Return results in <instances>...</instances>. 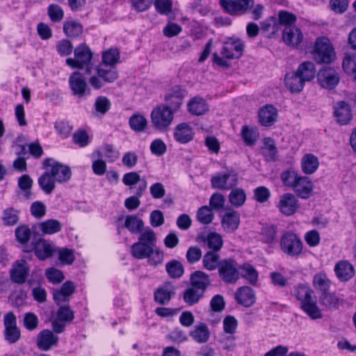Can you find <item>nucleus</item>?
Returning a JSON list of instances; mask_svg holds the SVG:
<instances>
[{
	"mask_svg": "<svg viewBox=\"0 0 356 356\" xmlns=\"http://www.w3.org/2000/svg\"><path fill=\"white\" fill-rule=\"evenodd\" d=\"M102 61L95 67V73L88 79L90 86L94 90H99L106 84L115 82L119 76L115 65L120 60V52L111 48L102 54Z\"/></svg>",
	"mask_w": 356,
	"mask_h": 356,
	"instance_id": "f257e3e1",
	"label": "nucleus"
},
{
	"mask_svg": "<svg viewBox=\"0 0 356 356\" xmlns=\"http://www.w3.org/2000/svg\"><path fill=\"white\" fill-rule=\"evenodd\" d=\"M156 236L149 227L146 228L138 236V241L131 246V254L137 259H147L150 266H156L163 262V252L155 248Z\"/></svg>",
	"mask_w": 356,
	"mask_h": 356,
	"instance_id": "f03ea898",
	"label": "nucleus"
},
{
	"mask_svg": "<svg viewBox=\"0 0 356 356\" xmlns=\"http://www.w3.org/2000/svg\"><path fill=\"white\" fill-rule=\"evenodd\" d=\"M293 296L300 302V308L312 320L323 317L317 305L314 290L307 284L299 283L294 286Z\"/></svg>",
	"mask_w": 356,
	"mask_h": 356,
	"instance_id": "7ed1b4c3",
	"label": "nucleus"
},
{
	"mask_svg": "<svg viewBox=\"0 0 356 356\" xmlns=\"http://www.w3.org/2000/svg\"><path fill=\"white\" fill-rule=\"evenodd\" d=\"M74 58H67L65 60L66 64L72 69L83 70L86 68V72L91 74V67H90L92 53L85 43L80 44L74 49Z\"/></svg>",
	"mask_w": 356,
	"mask_h": 356,
	"instance_id": "20e7f679",
	"label": "nucleus"
},
{
	"mask_svg": "<svg viewBox=\"0 0 356 356\" xmlns=\"http://www.w3.org/2000/svg\"><path fill=\"white\" fill-rule=\"evenodd\" d=\"M281 251L291 257H298L303 252L304 244L300 237L292 231L282 234L280 240Z\"/></svg>",
	"mask_w": 356,
	"mask_h": 356,
	"instance_id": "39448f33",
	"label": "nucleus"
},
{
	"mask_svg": "<svg viewBox=\"0 0 356 356\" xmlns=\"http://www.w3.org/2000/svg\"><path fill=\"white\" fill-rule=\"evenodd\" d=\"M312 54L318 63H331L335 58L334 49L327 37H318L314 42Z\"/></svg>",
	"mask_w": 356,
	"mask_h": 356,
	"instance_id": "423d86ee",
	"label": "nucleus"
},
{
	"mask_svg": "<svg viewBox=\"0 0 356 356\" xmlns=\"http://www.w3.org/2000/svg\"><path fill=\"white\" fill-rule=\"evenodd\" d=\"M174 114L168 106L164 104L157 106L152 109L150 114L152 126L159 131H168L172 123Z\"/></svg>",
	"mask_w": 356,
	"mask_h": 356,
	"instance_id": "0eeeda50",
	"label": "nucleus"
},
{
	"mask_svg": "<svg viewBox=\"0 0 356 356\" xmlns=\"http://www.w3.org/2000/svg\"><path fill=\"white\" fill-rule=\"evenodd\" d=\"M72 95L79 100L86 99L91 94L90 88L82 73L79 71L72 72L68 79Z\"/></svg>",
	"mask_w": 356,
	"mask_h": 356,
	"instance_id": "6e6552de",
	"label": "nucleus"
},
{
	"mask_svg": "<svg viewBox=\"0 0 356 356\" xmlns=\"http://www.w3.org/2000/svg\"><path fill=\"white\" fill-rule=\"evenodd\" d=\"M43 168H50V174L54 177L56 182L65 183L69 181L72 176V171L68 165L56 161L52 158H47L43 161Z\"/></svg>",
	"mask_w": 356,
	"mask_h": 356,
	"instance_id": "1a4fd4ad",
	"label": "nucleus"
},
{
	"mask_svg": "<svg viewBox=\"0 0 356 356\" xmlns=\"http://www.w3.org/2000/svg\"><path fill=\"white\" fill-rule=\"evenodd\" d=\"M74 319V313L70 307L61 305L58 307L56 318L51 321V328L56 334H61L65 331L67 325Z\"/></svg>",
	"mask_w": 356,
	"mask_h": 356,
	"instance_id": "9d476101",
	"label": "nucleus"
},
{
	"mask_svg": "<svg viewBox=\"0 0 356 356\" xmlns=\"http://www.w3.org/2000/svg\"><path fill=\"white\" fill-rule=\"evenodd\" d=\"M219 5L230 15H242L254 7V0H219Z\"/></svg>",
	"mask_w": 356,
	"mask_h": 356,
	"instance_id": "9b49d317",
	"label": "nucleus"
},
{
	"mask_svg": "<svg viewBox=\"0 0 356 356\" xmlns=\"http://www.w3.org/2000/svg\"><path fill=\"white\" fill-rule=\"evenodd\" d=\"M218 270L220 278L226 284H235L240 277L237 262L233 259L221 260Z\"/></svg>",
	"mask_w": 356,
	"mask_h": 356,
	"instance_id": "f8f14e48",
	"label": "nucleus"
},
{
	"mask_svg": "<svg viewBox=\"0 0 356 356\" xmlns=\"http://www.w3.org/2000/svg\"><path fill=\"white\" fill-rule=\"evenodd\" d=\"M4 338L9 343H15L21 338V330L17 325V318L13 312L3 316Z\"/></svg>",
	"mask_w": 356,
	"mask_h": 356,
	"instance_id": "ddd939ff",
	"label": "nucleus"
},
{
	"mask_svg": "<svg viewBox=\"0 0 356 356\" xmlns=\"http://www.w3.org/2000/svg\"><path fill=\"white\" fill-rule=\"evenodd\" d=\"M34 252L35 255L40 260H45L51 257L54 252V248L51 244L42 238L33 239L30 246L26 248V253H32Z\"/></svg>",
	"mask_w": 356,
	"mask_h": 356,
	"instance_id": "4468645a",
	"label": "nucleus"
},
{
	"mask_svg": "<svg viewBox=\"0 0 356 356\" xmlns=\"http://www.w3.org/2000/svg\"><path fill=\"white\" fill-rule=\"evenodd\" d=\"M30 266L25 259L15 261L10 270V279L13 283L23 284L27 281Z\"/></svg>",
	"mask_w": 356,
	"mask_h": 356,
	"instance_id": "2eb2a0df",
	"label": "nucleus"
},
{
	"mask_svg": "<svg viewBox=\"0 0 356 356\" xmlns=\"http://www.w3.org/2000/svg\"><path fill=\"white\" fill-rule=\"evenodd\" d=\"M238 183L236 174H232V172L227 173L218 172L212 176L211 184L212 188L222 191H228L236 186Z\"/></svg>",
	"mask_w": 356,
	"mask_h": 356,
	"instance_id": "dca6fc26",
	"label": "nucleus"
},
{
	"mask_svg": "<svg viewBox=\"0 0 356 356\" xmlns=\"http://www.w3.org/2000/svg\"><path fill=\"white\" fill-rule=\"evenodd\" d=\"M300 204L292 193H284L280 199L277 205L279 211L285 216L294 215L300 209Z\"/></svg>",
	"mask_w": 356,
	"mask_h": 356,
	"instance_id": "f3484780",
	"label": "nucleus"
},
{
	"mask_svg": "<svg viewBox=\"0 0 356 356\" xmlns=\"http://www.w3.org/2000/svg\"><path fill=\"white\" fill-rule=\"evenodd\" d=\"M177 287L171 282L159 286L154 292V300L159 305H168L176 295Z\"/></svg>",
	"mask_w": 356,
	"mask_h": 356,
	"instance_id": "a211bd4d",
	"label": "nucleus"
},
{
	"mask_svg": "<svg viewBox=\"0 0 356 356\" xmlns=\"http://www.w3.org/2000/svg\"><path fill=\"white\" fill-rule=\"evenodd\" d=\"M245 44L239 38H229L222 47L221 54L228 59L238 58L244 51Z\"/></svg>",
	"mask_w": 356,
	"mask_h": 356,
	"instance_id": "6ab92c4d",
	"label": "nucleus"
},
{
	"mask_svg": "<svg viewBox=\"0 0 356 356\" xmlns=\"http://www.w3.org/2000/svg\"><path fill=\"white\" fill-rule=\"evenodd\" d=\"M54 330L44 329L37 335L36 346L42 351H48L53 347L56 346L59 338L54 334Z\"/></svg>",
	"mask_w": 356,
	"mask_h": 356,
	"instance_id": "aec40b11",
	"label": "nucleus"
},
{
	"mask_svg": "<svg viewBox=\"0 0 356 356\" xmlns=\"http://www.w3.org/2000/svg\"><path fill=\"white\" fill-rule=\"evenodd\" d=\"M319 84L325 88L333 89L339 83V77L334 69L325 67L317 75Z\"/></svg>",
	"mask_w": 356,
	"mask_h": 356,
	"instance_id": "412c9836",
	"label": "nucleus"
},
{
	"mask_svg": "<svg viewBox=\"0 0 356 356\" xmlns=\"http://www.w3.org/2000/svg\"><path fill=\"white\" fill-rule=\"evenodd\" d=\"M236 302L243 307H249L256 302V295L254 290L250 286H241L234 293Z\"/></svg>",
	"mask_w": 356,
	"mask_h": 356,
	"instance_id": "4be33fe9",
	"label": "nucleus"
},
{
	"mask_svg": "<svg viewBox=\"0 0 356 356\" xmlns=\"http://www.w3.org/2000/svg\"><path fill=\"white\" fill-rule=\"evenodd\" d=\"M292 189L296 195L302 199L309 198L314 191V184L309 177L300 176Z\"/></svg>",
	"mask_w": 356,
	"mask_h": 356,
	"instance_id": "5701e85b",
	"label": "nucleus"
},
{
	"mask_svg": "<svg viewBox=\"0 0 356 356\" xmlns=\"http://www.w3.org/2000/svg\"><path fill=\"white\" fill-rule=\"evenodd\" d=\"M175 140L181 144H186L194 138L193 128L186 122H182L176 126L174 131Z\"/></svg>",
	"mask_w": 356,
	"mask_h": 356,
	"instance_id": "b1692460",
	"label": "nucleus"
},
{
	"mask_svg": "<svg viewBox=\"0 0 356 356\" xmlns=\"http://www.w3.org/2000/svg\"><path fill=\"white\" fill-rule=\"evenodd\" d=\"M240 214L238 211L231 210L225 212L221 219V225L227 233L235 232L240 225Z\"/></svg>",
	"mask_w": 356,
	"mask_h": 356,
	"instance_id": "393cba45",
	"label": "nucleus"
},
{
	"mask_svg": "<svg viewBox=\"0 0 356 356\" xmlns=\"http://www.w3.org/2000/svg\"><path fill=\"white\" fill-rule=\"evenodd\" d=\"M76 286L72 281L64 282L60 289L53 293V298L55 302L59 305L62 302H69L70 296L75 291Z\"/></svg>",
	"mask_w": 356,
	"mask_h": 356,
	"instance_id": "a878e982",
	"label": "nucleus"
},
{
	"mask_svg": "<svg viewBox=\"0 0 356 356\" xmlns=\"http://www.w3.org/2000/svg\"><path fill=\"white\" fill-rule=\"evenodd\" d=\"M334 272L337 277L341 282H347L353 278L355 271L353 266L346 260L338 261L334 266Z\"/></svg>",
	"mask_w": 356,
	"mask_h": 356,
	"instance_id": "bb28decb",
	"label": "nucleus"
},
{
	"mask_svg": "<svg viewBox=\"0 0 356 356\" xmlns=\"http://www.w3.org/2000/svg\"><path fill=\"white\" fill-rule=\"evenodd\" d=\"M334 115L337 122L341 125L347 124L353 118L350 106L343 101L338 102L334 106Z\"/></svg>",
	"mask_w": 356,
	"mask_h": 356,
	"instance_id": "cd10ccee",
	"label": "nucleus"
},
{
	"mask_svg": "<svg viewBox=\"0 0 356 356\" xmlns=\"http://www.w3.org/2000/svg\"><path fill=\"white\" fill-rule=\"evenodd\" d=\"M284 42L289 46L297 47L303 39V35L300 29L295 26L285 27L282 33Z\"/></svg>",
	"mask_w": 356,
	"mask_h": 356,
	"instance_id": "c85d7f7f",
	"label": "nucleus"
},
{
	"mask_svg": "<svg viewBox=\"0 0 356 356\" xmlns=\"http://www.w3.org/2000/svg\"><path fill=\"white\" fill-rule=\"evenodd\" d=\"M31 234V229L24 224L19 225L15 230V238L19 243L18 248L24 252H26V247L30 246Z\"/></svg>",
	"mask_w": 356,
	"mask_h": 356,
	"instance_id": "c756f323",
	"label": "nucleus"
},
{
	"mask_svg": "<svg viewBox=\"0 0 356 356\" xmlns=\"http://www.w3.org/2000/svg\"><path fill=\"white\" fill-rule=\"evenodd\" d=\"M190 282L191 286L205 293L206 289L211 284V280L206 273L196 270L191 273Z\"/></svg>",
	"mask_w": 356,
	"mask_h": 356,
	"instance_id": "7c9ffc66",
	"label": "nucleus"
},
{
	"mask_svg": "<svg viewBox=\"0 0 356 356\" xmlns=\"http://www.w3.org/2000/svg\"><path fill=\"white\" fill-rule=\"evenodd\" d=\"M261 154L268 162H275L277 159V149L275 140L270 138H265L263 140V145L261 148Z\"/></svg>",
	"mask_w": 356,
	"mask_h": 356,
	"instance_id": "2f4dec72",
	"label": "nucleus"
},
{
	"mask_svg": "<svg viewBox=\"0 0 356 356\" xmlns=\"http://www.w3.org/2000/svg\"><path fill=\"white\" fill-rule=\"evenodd\" d=\"M284 83L286 88L292 92H300L305 86V81L296 71L287 73L285 76Z\"/></svg>",
	"mask_w": 356,
	"mask_h": 356,
	"instance_id": "473e14b6",
	"label": "nucleus"
},
{
	"mask_svg": "<svg viewBox=\"0 0 356 356\" xmlns=\"http://www.w3.org/2000/svg\"><path fill=\"white\" fill-rule=\"evenodd\" d=\"M277 109L273 105H266L259 112V120L261 124L270 127L276 120Z\"/></svg>",
	"mask_w": 356,
	"mask_h": 356,
	"instance_id": "72a5a7b5",
	"label": "nucleus"
},
{
	"mask_svg": "<svg viewBox=\"0 0 356 356\" xmlns=\"http://www.w3.org/2000/svg\"><path fill=\"white\" fill-rule=\"evenodd\" d=\"M188 112L193 115H202L209 111V105L206 100L200 97L191 99L187 105Z\"/></svg>",
	"mask_w": 356,
	"mask_h": 356,
	"instance_id": "f704fd0d",
	"label": "nucleus"
},
{
	"mask_svg": "<svg viewBox=\"0 0 356 356\" xmlns=\"http://www.w3.org/2000/svg\"><path fill=\"white\" fill-rule=\"evenodd\" d=\"M190 336L195 342L204 343L208 341L210 337V331L205 323H200L190 332Z\"/></svg>",
	"mask_w": 356,
	"mask_h": 356,
	"instance_id": "c9c22d12",
	"label": "nucleus"
},
{
	"mask_svg": "<svg viewBox=\"0 0 356 356\" xmlns=\"http://www.w3.org/2000/svg\"><path fill=\"white\" fill-rule=\"evenodd\" d=\"M38 181L40 188L47 195L51 194L56 188V181L47 169L40 176Z\"/></svg>",
	"mask_w": 356,
	"mask_h": 356,
	"instance_id": "e433bc0d",
	"label": "nucleus"
},
{
	"mask_svg": "<svg viewBox=\"0 0 356 356\" xmlns=\"http://www.w3.org/2000/svg\"><path fill=\"white\" fill-rule=\"evenodd\" d=\"M63 32L67 38L75 39L83 33L82 24L76 20H67L63 24Z\"/></svg>",
	"mask_w": 356,
	"mask_h": 356,
	"instance_id": "4c0bfd02",
	"label": "nucleus"
},
{
	"mask_svg": "<svg viewBox=\"0 0 356 356\" xmlns=\"http://www.w3.org/2000/svg\"><path fill=\"white\" fill-rule=\"evenodd\" d=\"M202 241L210 249L209 251L218 252L222 247L223 241L221 236L216 232H210L207 236L202 237Z\"/></svg>",
	"mask_w": 356,
	"mask_h": 356,
	"instance_id": "58836bf2",
	"label": "nucleus"
},
{
	"mask_svg": "<svg viewBox=\"0 0 356 356\" xmlns=\"http://www.w3.org/2000/svg\"><path fill=\"white\" fill-rule=\"evenodd\" d=\"M318 165V158L312 154H306L302 159V170L306 175H311L315 172Z\"/></svg>",
	"mask_w": 356,
	"mask_h": 356,
	"instance_id": "ea45409f",
	"label": "nucleus"
},
{
	"mask_svg": "<svg viewBox=\"0 0 356 356\" xmlns=\"http://www.w3.org/2000/svg\"><path fill=\"white\" fill-rule=\"evenodd\" d=\"M319 302L327 309H337L339 305V299L337 296L329 291L320 294Z\"/></svg>",
	"mask_w": 356,
	"mask_h": 356,
	"instance_id": "a19ab883",
	"label": "nucleus"
},
{
	"mask_svg": "<svg viewBox=\"0 0 356 356\" xmlns=\"http://www.w3.org/2000/svg\"><path fill=\"white\" fill-rule=\"evenodd\" d=\"M220 262L219 254L214 251L207 252L202 257V266L210 271L218 268Z\"/></svg>",
	"mask_w": 356,
	"mask_h": 356,
	"instance_id": "79ce46f5",
	"label": "nucleus"
},
{
	"mask_svg": "<svg viewBox=\"0 0 356 356\" xmlns=\"http://www.w3.org/2000/svg\"><path fill=\"white\" fill-rule=\"evenodd\" d=\"M296 72L306 82L311 81L315 78L316 70L312 62L305 61L299 65Z\"/></svg>",
	"mask_w": 356,
	"mask_h": 356,
	"instance_id": "37998d69",
	"label": "nucleus"
},
{
	"mask_svg": "<svg viewBox=\"0 0 356 356\" xmlns=\"http://www.w3.org/2000/svg\"><path fill=\"white\" fill-rule=\"evenodd\" d=\"M124 227L131 234H140L143 232L144 222L143 220L136 215L127 216L125 218Z\"/></svg>",
	"mask_w": 356,
	"mask_h": 356,
	"instance_id": "c03bdc74",
	"label": "nucleus"
},
{
	"mask_svg": "<svg viewBox=\"0 0 356 356\" xmlns=\"http://www.w3.org/2000/svg\"><path fill=\"white\" fill-rule=\"evenodd\" d=\"M260 240L267 244H271L277 238V227L274 225H264L259 232Z\"/></svg>",
	"mask_w": 356,
	"mask_h": 356,
	"instance_id": "a18cd8bd",
	"label": "nucleus"
},
{
	"mask_svg": "<svg viewBox=\"0 0 356 356\" xmlns=\"http://www.w3.org/2000/svg\"><path fill=\"white\" fill-rule=\"evenodd\" d=\"M204 295V292L191 286L184 291L183 300L186 305L192 306L197 304Z\"/></svg>",
	"mask_w": 356,
	"mask_h": 356,
	"instance_id": "49530a36",
	"label": "nucleus"
},
{
	"mask_svg": "<svg viewBox=\"0 0 356 356\" xmlns=\"http://www.w3.org/2000/svg\"><path fill=\"white\" fill-rule=\"evenodd\" d=\"M331 282L325 272H319L314 275L313 278L314 287L321 292L330 291Z\"/></svg>",
	"mask_w": 356,
	"mask_h": 356,
	"instance_id": "de8ad7c7",
	"label": "nucleus"
},
{
	"mask_svg": "<svg viewBox=\"0 0 356 356\" xmlns=\"http://www.w3.org/2000/svg\"><path fill=\"white\" fill-rule=\"evenodd\" d=\"M259 134L256 128L249 127L245 125L241 129V137L244 143L247 146H253L255 145Z\"/></svg>",
	"mask_w": 356,
	"mask_h": 356,
	"instance_id": "09e8293b",
	"label": "nucleus"
},
{
	"mask_svg": "<svg viewBox=\"0 0 356 356\" xmlns=\"http://www.w3.org/2000/svg\"><path fill=\"white\" fill-rule=\"evenodd\" d=\"M62 223L56 219H49L40 224V229L44 234L58 233L62 229Z\"/></svg>",
	"mask_w": 356,
	"mask_h": 356,
	"instance_id": "8fccbe9b",
	"label": "nucleus"
},
{
	"mask_svg": "<svg viewBox=\"0 0 356 356\" xmlns=\"http://www.w3.org/2000/svg\"><path fill=\"white\" fill-rule=\"evenodd\" d=\"M241 276L250 284H254L258 280V272L255 268L249 263H244L241 267Z\"/></svg>",
	"mask_w": 356,
	"mask_h": 356,
	"instance_id": "3c124183",
	"label": "nucleus"
},
{
	"mask_svg": "<svg viewBox=\"0 0 356 356\" xmlns=\"http://www.w3.org/2000/svg\"><path fill=\"white\" fill-rule=\"evenodd\" d=\"M165 270L171 278H179L184 273L181 263L175 259L171 260L165 264Z\"/></svg>",
	"mask_w": 356,
	"mask_h": 356,
	"instance_id": "603ef678",
	"label": "nucleus"
},
{
	"mask_svg": "<svg viewBox=\"0 0 356 356\" xmlns=\"http://www.w3.org/2000/svg\"><path fill=\"white\" fill-rule=\"evenodd\" d=\"M300 176L296 170L289 168L283 171L280 177L284 186L292 188Z\"/></svg>",
	"mask_w": 356,
	"mask_h": 356,
	"instance_id": "864d4df0",
	"label": "nucleus"
},
{
	"mask_svg": "<svg viewBox=\"0 0 356 356\" xmlns=\"http://www.w3.org/2000/svg\"><path fill=\"white\" fill-rule=\"evenodd\" d=\"M129 124L132 130L136 132L144 131L147 126V119L140 114H134L129 120Z\"/></svg>",
	"mask_w": 356,
	"mask_h": 356,
	"instance_id": "5fc2aeb1",
	"label": "nucleus"
},
{
	"mask_svg": "<svg viewBox=\"0 0 356 356\" xmlns=\"http://www.w3.org/2000/svg\"><path fill=\"white\" fill-rule=\"evenodd\" d=\"M19 211L13 207H8L3 211L2 220L6 226H12L17 223L19 219Z\"/></svg>",
	"mask_w": 356,
	"mask_h": 356,
	"instance_id": "6e6d98bb",
	"label": "nucleus"
},
{
	"mask_svg": "<svg viewBox=\"0 0 356 356\" xmlns=\"http://www.w3.org/2000/svg\"><path fill=\"white\" fill-rule=\"evenodd\" d=\"M229 202L232 205L239 207L244 204L246 195L244 191L240 188L232 189L229 195Z\"/></svg>",
	"mask_w": 356,
	"mask_h": 356,
	"instance_id": "4d7b16f0",
	"label": "nucleus"
},
{
	"mask_svg": "<svg viewBox=\"0 0 356 356\" xmlns=\"http://www.w3.org/2000/svg\"><path fill=\"white\" fill-rule=\"evenodd\" d=\"M22 324L26 330L32 332L36 330L39 325L38 317L33 312H26L24 314Z\"/></svg>",
	"mask_w": 356,
	"mask_h": 356,
	"instance_id": "13d9d810",
	"label": "nucleus"
},
{
	"mask_svg": "<svg viewBox=\"0 0 356 356\" xmlns=\"http://www.w3.org/2000/svg\"><path fill=\"white\" fill-rule=\"evenodd\" d=\"M196 218L200 223L208 225L213 221L214 214L211 208L207 206H202L197 210Z\"/></svg>",
	"mask_w": 356,
	"mask_h": 356,
	"instance_id": "bf43d9fd",
	"label": "nucleus"
},
{
	"mask_svg": "<svg viewBox=\"0 0 356 356\" xmlns=\"http://www.w3.org/2000/svg\"><path fill=\"white\" fill-rule=\"evenodd\" d=\"M47 14L52 22H60L64 17V11L58 4H50L47 8Z\"/></svg>",
	"mask_w": 356,
	"mask_h": 356,
	"instance_id": "052dcab7",
	"label": "nucleus"
},
{
	"mask_svg": "<svg viewBox=\"0 0 356 356\" xmlns=\"http://www.w3.org/2000/svg\"><path fill=\"white\" fill-rule=\"evenodd\" d=\"M342 67L346 73L355 74L356 72V56L346 54L343 59Z\"/></svg>",
	"mask_w": 356,
	"mask_h": 356,
	"instance_id": "680f3d73",
	"label": "nucleus"
},
{
	"mask_svg": "<svg viewBox=\"0 0 356 356\" xmlns=\"http://www.w3.org/2000/svg\"><path fill=\"white\" fill-rule=\"evenodd\" d=\"M111 103L110 100L104 96L98 97L95 102L94 107L95 111L101 115H105L111 108Z\"/></svg>",
	"mask_w": 356,
	"mask_h": 356,
	"instance_id": "e2e57ef3",
	"label": "nucleus"
},
{
	"mask_svg": "<svg viewBox=\"0 0 356 356\" xmlns=\"http://www.w3.org/2000/svg\"><path fill=\"white\" fill-rule=\"evenodd\" d=\"M73 143L80 147H85L90 143L89 136L84 129H79L73 134Z\"/></svg>",
	"mask_w": 356,
	"mask_h": 356,
	"instance_id": "0e129e2a",
	"label": "nucleus"
},
{
	"mask_svg": "<svg viewBox=\"0 0 356 356\" xmlns=\"http://www.w3.org/2000/svg\"><path fill=\"white\" fill-rule=\"evenodd\" d=\"M56 48L57 52L61 56L70 55L74 49L72 42L67 39L58 41L56 44Z\"/></svg>",
	"mask_w": 356,
	"mask_h": 356,
	"instance_id": "69168bd1",
	"label": "nucleus"
},
{
	"mask_svg": "<svg viewBox=\"0 0 356 356\" xmlns=\"http://www.w3.org/2000/svg\"><path fill=\"white\" fill-rule=\"evenodd\" d=\"M54 127L63 138H68L72 131V126L67 121L64 120L56 121Z\"/></svg>",
	"mask_w": 356,
	"mask_h": 356,
	"instance_id": "338daca9",
	"label": "nucleus"
},
{
	"mask_svg": "<svg viewBox=\"0 0 356 356\" xmlns=\"http://www.w3.org/2000/svg\"><path fill=\"white\" fill-rule=\"evenodd\" d=\"M45 275L48 281L53 284H60L65 278L62 271L54 267L47 268Z\"/></svg>",
	"mask_w": 356,
	"mask_h": 356,
	"instance_id": "774afa93",
	"label": "nucleus"
}]
</instances>
